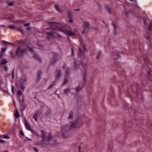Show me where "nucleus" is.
I'll use <instances>...</instances> for the list:
<instances>
[{"label": "nucleus", "instance_id": "f257e3e1", "mask_svg": "<svg viewBox=\"0 0 152 152\" xmlns=\"http://www.w3.org/2000/svg\"><path fill=\"white\" fill-rule=\"evenodd\" d=\"M48 23L52 27V29H53L58 30L59 32L64 33L70 36L75 35L80 37V34L77 31L74 29V31H73L71 28L63 23H59L56 22H48Z\"/></svg>", "mask_w": 152, "mask_h": 152}, {"label": "nucleus", "instance_id": "f03ea898", "mask_svg": "<svg viewBox=\"0 0 152 152\" xmlns=\"http://www.w3.org/2000/svg\"><path fill=\"white\" fill-rule=\"evenodd\" d=\"M41 132L42 133V136L43 137V143L46 144H48L50 140L52 139L53 136L50 133L48 134V137H47L45 136L44 131L41 130Z\"/></svg>", "mask_w": 152, "mask_h": 152}, {"label": "nucleus", "instance_id": "7ed1b4c3", "mask_svg": "<svg viewBox=\"0 0 152 152\" xmlns=\"http://www.w3.org/2000/svg\"><path fill=\"white\" fill-rule=\"evenodd\" d=\"M27 48L28 50L31 51L33 53V56L34 58L38 61L41 62L42 60L41 58L39 57V55L34 52L33 48L29 45L27 46Z\"/></svg>", "mask_w": 152, "mask_h": 152}, {"label": "nucleus", "instance_id": "20e7f679", "mask_svg": "<svg viewBox=\"0 0 152 152\" xmlns=\"http://www.w3.org/2000/svg\"><path fill=\"white\" fill-rule=\"evenodd\" d=\"M27 50L24 49L23 46L19 47L17 50L16 55L17 56H22L26 52Z\"/></svg>", "mask_w": 152, "mask_h": 152}, {"label": "nucleus", "instance_id": "39448f33", "mask_svg": "<svg viewBox=\"0 0 152 152\" xmlns=\"http://www.w3.org/2000/svg\"><path fill=\"white\" fill-rule=\"evenodd\" d=\"M80 126V125L78 121H76L72 123V124L68 128L66 126H64V129L66 131H67L69 130L72 129L74 128H76Z\"/></svg>", "mask_w": 152, "mask_h": 152}, {"label": "nucleus", "instance_id": "423d86ee", "mask_svg": "<svg viewBox=\"0 0 152 152\" xmlns=\"http://www.w3.org/2000/svg\"><path fill=\"white\" fill-rule=\"evenodd\" d=\"M47 34L48 36L46 37V38L48 39L57 38L59 35L58 33H54L52 31L48 32Z\"/></svg>", "mask_w": 152, "mask_h": 152}, {"label": "nucleus", "instance_id": "0eeeda50", "mask_svg": "<svg viewBox=\"0 0 152 152\" xmlns=\"http://www.w3.org/2000/svg\"><path fill=\"white\" fill-rule=\"evenodd\" d=\"M83 31L81 32V33H86L88 31L90 28L89 23L87 21L84 22L83 25Z\"/></svg>", "mask_w": 152, "mask_h": 152}, {"label": "nucleus", "instance_id": "6e6552de", "mask_svg": "<svg viewBox=\"0 0 152 152\" xmlns=\"http://www.w3.org/2000/svg\"><path fill=\"white\" fill-rule=\"evenodd\" d=\"M68 18L66 21L70 24H72L74 23V19L72 16V14L70 11L68 12Z\"/></svg>", "mask_w": 152, "mask_h": 152}, {"label": "nucleus", "instance_id": "1a4fd4ad", "mask_svg": "<svg viewBox=\"0 0 152 152\" xmlns=\"http://www.w3.org/2000/svg\"><path fill=\"white\" fill-rule=\"evenodd\" d=\"M27 80L26 79L24 80H21L20 81V84L21 88L22 90L23 91L25 88V85L26 84V82Z\"/></svg>", "mask_w": 152, "mask_h": 152}, {"label": "nucleus", "instance_id": "9d476101", "mask_svg": "<svg viewBox=\"0 0 152 152\" xmlns=\"http://www.w3.org/2000/svg\"><path fill=\"white\" fill-rule=\"evenodd\" d=\"M86 49V47L85 45H83L82 48H80L79 49V54L81 55L83 54L84 52Z\"/></svg>", "mask_w": 152, "mask_h": 152}, {"label": "nucleus", "instance_id": "9b49d317", "mask_svg": "<svg viewBox=\"0 0 152 152\" xmlns=\"http://www.w3.org/2000/svg\"><path fill=\"white\" fill-rule=\"evenodd\" d=\"M6 51V49L3 48L1 49V53H0V58L2 59L3 56H4V53Z\"/></svg>", "mask_w": 152, "mask_h": 152}, {"label": "nucleus", "instance_id": "f8f14e48", "mask_svg": "<svg viewBox=\"0 0 152 152\" xmlns=\"http://www.w3.org/2000/svg\"><path fill=\"white\" fill-rule=\"evenodd\" d=\"M25 126L26 129L28 130H31V128L29 124L27 123L26 119H25Z\"/></svg>", "mask_w": 152, "mask_h": 152}, {"label": "nucleus", "instance_id": "ddd939ff", "mask_svg": "<svg viewBox=\"0 0 152 152\" xmlns=\"http://www.w3.org/2000/svg\"><path fill=\"white\" fill-rule=\"evenodd\" d=\"M54 7L56 10L58 12H61L62 10L60 6L58 4H56Z\"/></svg>", "mask_w": 152, "mask_h": 152}, {"label": "nucleus", "instance_id": "4468645a", "mask_svg": "<svg viewBox=\"0 0 152 152\" xmlns=\"http://www.w3.org/2000/svg\"><path fill=\"white\" fill-rule=\"evenodd\" d=\"M16 30L18 31H19L22 34L24 33V32L22 28L21 27L16 26Z\"/></svg>", "mask_w": 152, "mask_h": 152}, {"label": "nucleus", "instance_id": "2eb2a0df", "mask_svg": "<svg viewBox=\"0 0 152 152\" xmlns=\"http://www.w3.org/2000/svg\"><path fill=\"white\" fill-rule=\"evenodd\" d=\"M56 77L57 79L59 78V76L61 74V72L60 70L57 69L56 70Z\"/></svg>", "mask_w": 152, "mask_h": 152}, {"label": "nucleus", "instance_id": "dca6fc26", "mask_svg": "<svg viewBox=\"0 0 152 152\" xmlns=\"http://www.w3.org/2000/svg\"><path fill=\"white\" fill-rule=\"evenodd\" d=\"M18 94L19 96L18 99L20 103H21V101L20 99V96H22V91L20 90H19L18 92Z\"/></svg>", "mask_w": 152, "mask_h": 152}, {"label": "nucleus", "instance_id": "f3484780", "mask_svg": "<svg viewBox=\"0 0 152 152\" xmlns=\"http://www.w3.org/2000/svg\"><path fill=\"white\" fill-rule=\"evenodd\" d=\"M39 111H37V113L34 114V120L35 121H37V117L38 116L37 114L39 113Z\"/></svg>", "mask_w": 152, "mask_h": 152}, {"label": "nucleus", "instance_id": "a211bd4d", "mask_svg": "<svg viewBox=\"0 0 152 152\" xmlns=\"http://www.w3.org/2000/svg\"><path fill=\"white\" fill-rule=\"evenodd\" d=\"M1 62L3 66H4L7 64L8 63V62L6 59H2Z\"/></svg>", "mask_w": 152, "mask_h": 152}, {"label": "nucleus", "instance_id": "6ab92c4d", "mask_svg": "<svg viewBox=\"0 0 152 152\" xmlns=\"http://www.w3.org/2000/svg\"><path fill=\"white\" fill-rule=\"evenodd\" d=\"M7 19L9 20V22H14L15 21V20H14L13 18L12 17H8L7 18Z\"/></svg>", "mask_w": 152, "mask_h": 152}, {"label": "nucleus", "instance_id": "aec40b11", "mask_svg": "<svg viewBox=\"0 0 152 152\" xmlns=\"http://www.w3.org/2000/svg\"><path fill=\"white\" fill-rule=\"evenodd\" d=\"M145 37L147 39L151 41V45L152 46V39H150V36L149 34H147L145 36Z\"/></svg>", "mask_w": 152, "mask_h": 152}, {"label": "nucleus", "instance_id": "412c9836", "mask_svg": "<svg viewBox=\"0 0 152 152\" xmlns=\"http://www.w3.org/2000/svg\"><path fill=\"white\" fill-rule=\"evenodd\" d=\"M16 113L15 115V117L17 118H19L20 116V114L19 113V112H18V110L17 109V108H16Z\"/></svg>", "mask_w": 152, "mask_h": 152}, {"label": "nucleus", "instance_id": "4be33fe9", "mask_svg": "<svg viewBox=\"0 0 152 152\" xmlns=\"http://www.w3.org/2000/svg\"><path fill=\"white\" fill-rule=\"evenodd\" d=\"M73 112L72 111H71L69 114V119H72L73 118Z\"/></svg>", "mask_w": 152, "mask_h": 152}, {"label": "nucleus", "instance_id": "5701e85b", "mask_svg": "<svg viewBox=\"0 0 152 152\" xmlns=\"http://www.w3.org/2000/svg\"><path fill=\"white\" fill-rule=\"evenodd\" d=\"M87 77V75L85 73L83 75V84H84L86 82V78Z\"/></svg>", "mask_w": 152, "mask_h": 152}, {"label": "nucleus", "instance_id": "b1692460", "mask_svg": "<svg viewBox=\"0 0 152 152\" xmlns=\"http://www.w3.org/2000/svg\"><path fill=\"white\" fill-rule=\"evenodd\" d=\"M16 26L13 25H11L9 26L8 28H10L12 29L13 30H16Z\"/></svg>", "mask_w": 152, "mask_h": 152}, {"label": "nucleus", "instance_id": "393cba45", "mask_svg": "<svg viewBox=\"0 0 152 152\" xmlns=\"http://www.w3.org/2000/svg\"><path fill=\"white\" fill-rule=\"evenodd\" d=\"M2 42L3 44L4 45H8L9 44H12L10 42H8L4 41H3Z\"/></svg>", "mask_w": 152, "mask_h": 152}, {"label": "nucleus", "instance_id": "a878e982", "mask_svg": "<svg viewBox=\"0 0 152 152\" xmlns=\"http://www.w3.org/2000/svg\"><path fill=\"white\" fill-rule=\"evenodd\" d=\"M148 28L149 30H150L152 28V23L151 21L150 22L149 24Z\"/></svg>", "mask_w": 152, "mask_h": 152}, {"label": "nucleus", "instance_id": "bb28decb", "mask_svg": "<svg viewBox=\"0 0 152 152\" xmlns=\"http://www.w3.org/2000/svg\"><path fill=\"white\" fill-rule=\"evenodd\" d=\"M70 91L69 88H68L64 90V92L65 94H67Z\"/></svg>", "mask_w": 152, "mask_h": 152}, {"label": "nucleus", "instance_id": "cd10ccee", "mask_svg": "<svg viewBox=\"0 0 152 152\" xmlns=\"http://www.w3.org/2000/svg\"><path fill=\"white\" fill-rule=\"evenodd\" d=\"M64 69H65V71H66V75H68V74H69V69L68 68H64Z\"/></svg>", "mask_w": 152, "mask_h": 152}, {"label": "nucleus", "instance_id": "c85d7f7f", "mask_svg": "<svg viewBox=\"0 0 152 152\" xmlns=\"http://www.w3.org/2000/svg\"><path fill=\"white\" fill-rule=\"evenodd\" d=\"M14 3L13 1H10L8 2V4L10 6H12L14 4Z\"/></svg>", "mask_w": 152, "mask_h": 152}, {"label": "nucleus", "instance_id": "c756f323", "mask_svg": "<svg viewBox=\"0 0 152 152\" xmlns=\"http://www.w3.org/2000/svg\"><path fill=\"white\" fill-rule=\"evenodd\" d=\"M38 80H39L40 79V78H41V75H42L41 73V72H39L38 73Z\"/></svg>", "mask_w": 152, "mask_h": 152}, {"label": "nucleus", "instance_id": "7c9ffc66", "mask_svg": "<svg viewBox=\"0 0 152 152\" xmlns=\"http://www.w3.org/2000/svg\"><path fill=\"white\" fill-rule=\"evenodd\" d=\"M3 137H4V138L5 139H8L10 138V137H9L8 135H3Z\"/></svg>", "mask_w": 152, "mask_h": 152}, {"label": "nucleus", "instance_id": "2f4dec72", "mask_svg": "<svg viewBox=\"0 0 152 152\" xmlns=\"http://www.w3.org/2000/svg\"><path fill=\"white\" fill-rule=\"evenodd\" d=\"M148 77L151 79H152V74L151 73H149L148 74Z\"/></svg>", "mask_w": 152, "mask_h": 152}, {"label": "nucleus", "instance_id": "473e14b6", "mask_svg": "<svg viewBox=\"0 0 152 152\" xmlns=\"http://www.w3.org/2000/svg\"><path fill=\"white\" fill-rule=\"evenodd\" d=\"M29 131H30L32 133L35 134L37 136H38V134L34 130L32 129H31V130H29Z\"/></svg>", "mask_w": 152, "mask_h": 152}, {"label": "nucleus", "instance_id": "72a5a7b5", "mask_svg": "<svg viewBox=\"0 0 152 152\" xmlns=\"http://www.w3.org/2000/svg\"><path fill=\"white\" fill-rule=\"evenodd\" d=\"M83 88V86H81L80 88H79V87H78L77 88L76 91H79L81 89V88Z\"/></svg>", "mask_w": 152, "mask_h": 152}, {"label": "nucleus", "instance_id": "f704fd0d", "mask_svg": "<svg viewBox=\"0 0 152 152\" xmlns=\"http://www.w3.org/2000/svg\"><path fill=\"white\" fill-rule=\"evenodd\" d=\"M38 47H37V48H40L41 49H42V48L43 47L42 45L40 44H38Z\"/></svg>", "mask_w": 152, "mask_h": 152}, {"label": "nucleus", "instance_id": "c9c22d12", "mask_svg": "<svg viewBox=\"0 0 152 152\" xmlns=\"http://www.w3.org/2000/svg\"><path fill=\"white\" fill-rule=\"evenodd\" d=\"M64 84H66L68 83V81L66 79V78H64Z\"/></svg>", "mask_w": 152, "mask_h": 152}, {"label": "nucleus", "instance_id": "e433bc0d", "mask_svg": "<svg viewBox=\"0 0 152 152\" xmlns=\"http://www.w3.org/2000/svg\"><path fill=\"white\" fill-rule=\"evenodd\" d=\"M54 84H50V85L49 86V87L48 88L49 89L53 87V86H54Z\"/></svg>", "mask_w": 152, "mask_h": 152}, {"label": "nucleus", "instance_id": "4c0bfd02", "mask_svg": "<svg viewBox=\"0 0 152 152\" xmlns=\"http://www.w3.org/2000/svg\"><path fill=\"white\" fill-rule=\"evenodd\" d=\"M29 25L30 24L29 23H26L24 24V26L26 27H28Z\"/></svg>", "mask_w": 152, "mask_h": 152}, {"label": "nucleus", "instance_id": "58836bf2", "mask_svg": "<svg viewBox=\"0 0 152 152\" xmlns=\"http://www.w3.org/2000/svg\"><path fill=\"white\" fill-rule=\"evenodd\" d=\"M20 134L23 136L24 135V134L22 130H21L20 131Z\"/></svg>", "mask_w": 152, "mask_h": 152}, {"label": "nucleus", "instance_id": "ea45409f", "mask_svg": "<svg viewBox=\"0 0 152 152\" xmlns=\"http://www.w3.org/2000/svg\"><path fill=\"white\" fill-rule=\"evenodd\" d=\"M4 69L6 71H7L8 70V68L7 67V66H4Z\"/></svg>", "mask_w": 152, "mask_h": 152}, {"label": "nucleus", "instance_id": "a19ab883", "mask_svg": "<svg viewBox=\"0 0 152 152\" xmlns=\"http://www.w3.org/2000/svg\"><path fill=\"white\" fill-rule=\"evenodd\" d=\"M14 86H12V91L13 94L14 93Z\"/></svg>", "mask_w": 152, "mask_h": 152}, {"label": "nucleus", "instance_id": "79ce46f5", "mask_svg": "<svg viewBox=\"0 0 152 152\" xmlns=\"http://www.w3.org/2000/svg\"><path fill=\"white\" fill-rule=\"evenodd\" d=\"M12 77L13 78H14L15 77V75H14V71H13V72H12Z\"/></svg>", "mask_w": 152, "mask_h": 152}, {"label": "nucleus", "instance_id": "37998d69", "mask_svg": "<svg viewBox=\"0 0 152 152\" xmlns=\"http://www.w3.org/2000/svg\"><path fill=\"white\" fill-rule=\"evenodd\" d=\"M34 150L35 151H36L37 152H38L39 151L38 150L37 148H34Z\"/></svg>", "mask_w": 152, "mask_h": 152}, {"label": "nucleus", "instance_id": "c03bdc74", "mask_svg": "<svg viewBox=\"0 0 152 152\" xmlns=\"http://www.w3.org/2000/svg\"><path fill=\"white\" fill-rule=\"evenodd\" d=\"M55 62V61L54 60V59H53V60H52L51 61V63L52 64H53L54 62Z\"/></svg>", "mask_w": 152, "mask_h": 152}, {"label": "nucleus", "instance_id": "a18cd8bd", "mask_svg": "<svg viewBox=\"0 0 152 152\" xmlns=\"http://www.w3.org/2000/svg\"><path fill=\"white\" fill-rule=\"evenodd\" d=\"M4 141H5L3 140L0 139V142H4Z\"/></svg>", "mask_w": 152, "mask_h": 152}, {"label": "nucleus", "instance_id": "49530a36", "mask_svg": "<svg viewBox=\"0 0 152 152\" xmlns=\"http://www.w3.org/2000/svg\"><path fill=\"white\" fill-rule=\"evenodd\" d=\"M13 103H14L15 107L16 108V106L15 104V102L14 100H13Z\"/></svg>", "mask_w": 152, "mask_h": 152}, {"label": "nucleus", "instance_id": "de8ad7c7", "mask_svg": "<svg viewBox=\"0 0 152 152\" xmlns=\"http://www.w3.org/2000/svg\"><path fill=\"white\" fill-rule=\"evenodd\" d=\"M72 54H73V52H74V50L72 48Z\"/></svg>", "mask_w": 152, "mask_h": 152}, {"label": "nucleus", "instance_id": "09e8293b", "mask_svg": "<svg viewBox=\"0 0 152 152\" xmlns=\"http://www.w3.org/2000/svg\"><path fill=\"white\" fill-rule=\"evenodd\" d=\"M74 10L75 11H79L80 10L79 9H76V10Z\"/></svg>", "mask_w": 152, "mask_h": 152}, {"label": "nucleus", "instance_id": "8fccbe9b", "mask_svg": "<svg viewBox=\"0 0 152 152\" xmlns=\"http://www.w3.org/2000/svg\"><path fill=\"white\" fill-rule=\"evenodd\" d=\"M107 10H108V11L109 13H110V12H111V10H110L108 9Z\"/></svg>", "mask_w": 152, "mask_h": 152}, {"label": "nucleus", "instance_id": "3c124183", "mask_svg": "<svg viewBox=\"0 0 152 152\" xmlns=\"http://www.w3.org/2000/svg\"><path fill=\"white\" fill-rule=\"evenodd\" d=\"M27 138V140H30V141L32 140L31 139L28 138Z\"/></svg>", "mask_w": 152, "mask_h": 152}, {"label": "nucleus", "instance_id": "603ef678", "mask_svg": "<svg viewBox=\"0 0 152 152\" xmlns=\"http://www.w3.org/2000/svg\"><path fill=\"white\" fill-rule=\"evenodd\" d=\"M76 66V63H75V65H74V67L75 68Z\"/></svg>", "mask_w": 152, "mask_h": 152}, {"label": "nucleus", "instance_id": "864d4df0", "mask_svg": "<svg viewBox=\"0 0 152 152\" xmlns=\"http://www.w3.org/2000/svg\"><path fill=\"white\" fill-rule=\"evenodd\" d=\"M18 22H22V21L21 20H18Z\"/></svg>", "mask_w": 152, "mask_h": 152}, {"label": "nucleus", "instance_id": "5fc2aeb1", "mask_svg": "<svg viewBox=\"0 0 152 152\" xmlns=\"http://www.w3.org/2000/svg\"><path fill=\"white\" fill-rule=\"evenodd\" d=\"M117 56H118V53H117Z\"/></svg>", "mask_w": 152, "mask_h": 152}, {"label": "nucleus", "instance_id": "6e6d98bb", "mask_svg": "<svg viewBox=\"0 0 152 152\" xmlns=\"http://www.w3.org/2000/svg\"><path fill=\"white\" fill-rule=\"evenodd\" d=\"M114 27L115 28V25L114 24Z\"/></svg>", "mask_w": 152, "mask_h": 152}, {"label": "nucleus", "instance_id": "4d7b16f0", "mask_svg": "<svg viewBox=\"0 0 152 152\" xmlns=\"http://www.w3.org/2000/svg\"><path fill=\"white\" fill-rule=\"evenodd\" d=\"M145 23H147L146 21V20L145 21Z\"/></svg>", "mask_w": 152, "mask_h": 152}, {"label": "nucleus", "instance_id": "13d9d810", "mask_svg": "<svg viewBox=\"0 0 152 152\" xmlns=\"http://www.w3.org/2000/svg\"><path fill=\"white\" fill-rule=\"evenodd\" d=\"M29 29V28H27V29Z\"/></svg>", "mask_w": 152, "mask_h": 152}, {"label": "nucleus", "instance_id": "bf43d9fd", "mask_svg": "<svg viewBox=\"0 0 152 152\" xmlns=\"http://www.w3.org/2000/svg\"><path fill=\"white\" fill-rule=\"evenodd\" d=\"M132 1H133L134 0H131Z\"/></svg>", "mask_w": 152, "mask_h": 152}, {"label": "nucleus", "instance_id": "052dcab7", "mask_svg": "<svg viewBox=\"0 0 152 152\" xmlns=\"http://www.w3.org/2000/svg\"><path fill=\"white\" fill-rule=\"evenodd\" d=\"M113 58H115L113 57Z\"/></svg>", "mask_w": 152, "mask_h": 152}, {"label": "nucleus", "instance_id": "680f3d73", "mask_svg": "<svg viewBox=\"0 0 152 152\" xmlns=\"http://www.w3.org/2000/svg\"><path fill=\"white\" fill-rule=\"evenodd\" d=\"M77 65L78 66V64L77 63Z\"/></svg>", "mask_w": 152, "mask_h": 152}, {"label": "nucleus", "instance_id": "e2e57ef3", "mask_svg": "<svg viewBox=\"0 0 152 152\" xmlns=\"http://www.w3.org/2000/svg\"><path fill=\"white\" fill-rule=\"evenodd\" d=\"M8 152L7 151H5V152Z\"/></svg>", "mask_w": 152, "mask_h": 152}]
</instances>
